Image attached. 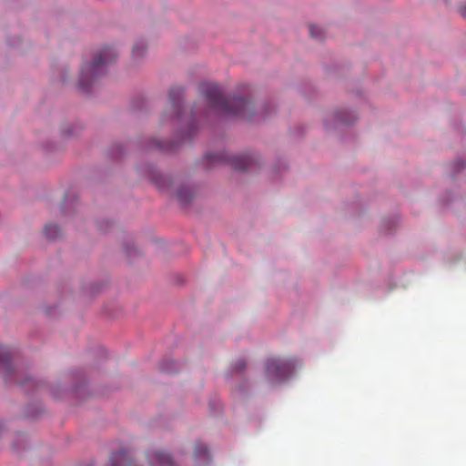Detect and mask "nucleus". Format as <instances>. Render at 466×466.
<instances>
[{
    "label": "nucleus",
    "instance_id": "nucleus-1",
    "mask_svg": "<svg viewBox=\"0 0 466 466\" xmlns=\"http://www.w3.org/2000/svg\"><path fill=\"white\" fill-rule=\"evenodd\" d=\"M198 92L205 96L209 108L227 116H239L250 120L254 117L252 102L244 97H225L217 84L202 83Z\"/></svg>",
    "mask_w": 466,
    "mask_h": 466
},
{
    "label": "nucleus",
    "instance_id": "nucleus-2",
    "mask_svg": "<svg viewBox=\"0 0 466 466\" xmlns=\"http://www.w3.org/2000/svg\"><path fill=\"white\" fill-rule=\"evenodd\" d=\"M116 52L113 47H105L99 51L95 60L86 63L81 68L80 86L86 91L89 82L101 76L107 65L116 60Z\"/></svg>",
    "mask_w": 466,
    "mask_h": 466
},
{
    "label": "nucleus",
    "instance_id": "nucleus-3",
    "mask_svg": "<svg viewBox=\"0 0 466 466\" xmlns=\"http://www.w3.org/2000/svg\"><path fill=\"white\" fill-rule=\"evenodd\" d=\"M208 163H228L233 168L239 171L250 169L251 157L248 156H233L226 153H208L205 156Z\"/></svg>",
    "mask_w": 466,
    "mask_h": 466
},
{
    "label": "nucleus",
    "instance_id": "nucleus-4",
    "mask_svg": "<svg viewBox=\"0 0 466 466\" xmlns=\"http://www.w3.org/2000/svg\"><path fill=\"white\" fill-rule=\"evenodd\" d=\"M293 371V366L289 361H282L279 359H268L266 362V375L269 380L281 381Z\"/></svg>",
    "mask_w": 466,
    "mask_h": 466
},
{
    "label": "nucleus",
    "instance_id": "nucleus-5",
    "mask_svg": "<svg viewBox=\"0 0 466 466\" xmlns=\"http://www.w3.org/2000/svg\"><path fill=\"white\" fill-rule=\"evenodd\" d=\"M0 372L3 373L5 380L11 383L12 375L15 374L11 364V352L6 347L0 346Z\"/></svg>",
    "mask_w": 466,
    "mask_h": 466
},
{
    "label": "nucleus",
    "instance_id": "nucleus-6",
    "mask_svg": "<svg viewBox=\"0 0 466 466\" xmlns=\"http://www.w3.org/2000/svg\"><path fill=\"white\" fill-rule=\"evenodd\" d=\"M147 459L151 466H175L170 455L158 450L149 451Z\"/></svg>",
    "mask_w": 466,
    "mask_h": 466
},
{
    "label": "nucleus",
    "instance_id": "nucleus-7",
    "mask_svg": "<svg viewBox=\"0 0 466 466\" xmlns=\"http://www.w3.org/2000/svg\"><path fill=\"white\" fill-rule=\"evenodd\" d=\"M184 89L181 86H174L169 90V103L172 106L173 114L177 116V118H181V105L180 99L183 96Z\"/></svg>",
    "mask_w": 466,
    "mask_h": 466
},
{
    "label": "nucleus",
    "instance_id": "nucleus-8",
    "mask_svg": "<svg viewBox=\"0 0 466 466\" xmlns=\"http://www.w3.org/2000/svg\"><path fill=\"white\" fill-rule=\"evenodd\" d=\"M110 461H112L113 466H134L127 450L112 453Z\"/></svg>",
    "mask_w": 466,
    "mask_h": 466
},
{
    "label": "nucleus",
    "instance_id": "nucleus-9",
    "mask_svg": "<svg viewBox=\"0 0 466 466\" xmlns=\"http://www.w3.org/2000/svg\"><path fill=\"white\" fill-rule=\"evenodd\" d=\"M194 456L198 463H207L208 461V450H207L206 445L201 443L195 445Z\"/></svg>",
    "mask_w": 466,
    "mask_h": 466
},
{
    "label": "nucleus",
    "instance_id": "nucleus-10",
    "mask_svg": "<svg viewBox=\"0 0 466 466\" xmlns=\"http://www.w3.org/2000/svg\"><path fill=\"white\" fill-rule=\"evenodd\" d=\"M43 233H45L46 238L48 239H56L60 237L61 228L56 224H47L43 229Z\"/></svg>",
    "mask_w": 466,
    "mask_h": 466
},
{
    "label": "nucleus",
    "instance_id": "nucleus-11",
    "mask_svg": "<svg viewBox=\"0 0 466 466\" xmlns=\"http://www.w3.org/2000/svg\"><path fill=\"white\" fill-rule=\"evenodd\" d=\"M309 34H310V36L313 38L321 39V37L323 35V30L321 29L320 26L310 25H309Z\"/></svg>",
    "mask_w": 466,
    "mask_h": 466
},
{
    "label": "nucleus",
    "instance_id": "nucleus-12",
    "mask_svg": "<svg viewBox=\"0 0 466 466\" xmlns=\"http://www.w3.org/2000/svg\"><path fill=\"white\" fill-rule=\"evenodd\" d=\"M146 46L143 43L137 42L135 44L133 48V56H140L143 54H145Z\"/></svg>",
    "mask_w": 466,
    "mask_h": 466
},
{
    "label": "nucleus",
    "instance_id": "nucleus-13",
    "mask_svg": "<svg viewBox=\"0 0 466 466\" xmlns=\"http://www.w3.org/2000/svg\"><path fill=\"white\" fill-rule=\"evenodd\" d=\"M177 197L185 203L190 198V192L187 188H180L179 191L177 192Z\"/></svg>",
    "mask_w": 466,
    "mask_h": 466
},
{
    "label": "nucleus",
    "instance_id": "nucleus-14",
    "mask_svg": "<svg viewBox=\"0 0 466 466\" xmlns=\"http://www.w3.org/2000/svg\"><path fill=\"white\" fill-rule=\"evenodd\" d=\"M237 371H242L245 369V361L243 360H238L236 361L235 366H233Z\"/></svg>",
    "mask_w": 466,
    "mask_h": 466
},
{
    "label": "nucleus",
    "instance_id": "nucleus-15",
    "mask_svg": "<svg viewBox=\"0 0 466 466\" xmlns=\"http://www.w3.org/2000/svg\"><path fill=\"white\" fill-rule=\"evenodd\" d=\"M169 182V178L167 177H160V178H157L155 180V183L157 185V187L159 188H163L164 187V182Z\"/></svg>",
    "mask_w": 466,
    "mask_h": 466
},
{
    "label": "nucleus",
    "instance_id": "nucleus-16",
    "mask_svg": "<svg viewBox=\"0 0 466 466\" xmlns=\"http://www.w3.org/2000/svg\"><path fill=\"white\" fill-rule=\"evenodd\" d=\"M459 13L461 14V16L466 19V4L460 5Z\"/></svg>",
    "mask_w": 466,
    "mask_h": 466
},
{
    "label": "nucleus",
    "instance_id": "nucleus-17",
    "mask_svg": "<svg viewBox=\"0 0 466 466\" xmlns=\"http://www.w3.org/2000/svg\"><path fill=\"white\" fill-rule=\"evenodd\" d=\"M261 116H262V117H266L267 114L266 113H261Z\"/></svg>",
    "mask_w": 466,
    "mask_h": 466
}]
</instances>
